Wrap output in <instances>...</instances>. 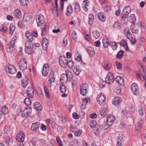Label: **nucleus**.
Masks as SVG:
<instances>
[{
  "instance_id": "1",
  "label": "nucleus",
  "mask_w": 146,
  "mask_h": 146,
  "mask_svg": "<svg viewBox=\"0 0 146 146\" xmlns=\"http://www.w3.org/2000/svg\"><path fill=\"white\" fill-rule=\"evenodd\" d=\"M36 20L38 27L41 26V34L42 36H44L46 31L47 25L44 22V16L40 14L37 15L36 17Z\"/></svg>"
},
{
  "instance_id": "2",
  "label": "nucleus",
  "mask_w": 146,
  "mask_h": 146,
  "mask_svg": "<svg viewBox=\"0 0 146 146\" xmlns=\"http://www.w3.org/2000/svg\"><path fill=\"white\" fill-rule=\"evenodd\" d=\"M131 11V8L129 6H126L124 8L121 15V21L122 22L124 23L125 22Z\"/></svg>"
},
{
  "instance_id": "3",
  "label": "nucleus",
  "mask_w": 146,
  "mask_h": 146,
  "mask_svg": "<svg viewBox=\"0 0 146 146\" xmlns=\"http://www.w3.org/2000/svg\"><path fill=\"white\" fill-rule=\"evenodd\" d=\"M5 70L8 74H12L16 72V70L15 67L10 64L7 65L5 66Z\"/></svg>"
},
{
  "instance_id": "4",
  "label": "nucleus",
  "mask_w": 146,
  "mask_h": 146,
  "mask_svg": "<svg viewBox=\"0 0 146 146\" xmlns=\"http://www.w3.org/2000/svg\"><path fill=\"white\" fill-rule=\"evenodd\" d=\"M19 68L21 70L25 72V73L26 72L25 70L26 69L27 66V62L26 60L24 58L21 59L19 63Z\"/></svg>"
},
{
  "instance_id": "5",
  "label": "nucleus",
  "mask_w": 146,
  "mask_h": 146,
  "mask_svg": "<svg viewBox=\"0 0 146 146\" xmlns=\"http://www.w3.org/2000/svg\"><path fill=\"white\" fill-rule=\"evenodd\" d=\"M97 101L99 102V104L101 106H104L106 104V97L103 94H101L98 95L96 98Z\"/></svg>"
},
{
  "instance_id": "6",
  "label": "nucleus",
  "mask_w": 146,
  "mask_h": 146,
  "mask_svg": "<svg viewBox=\"0 0 146 146\" xmlns=\"http://www.w3.org/2000/svg\"><path fill=\"white\" fill-rule=\"evenodd\" d=\"M59 60L60 64L62 67L65 68L67 66L68 60L65 57L63 56H60Z\"/></svg>"
},
{
  "instance_id": "7",
  "label": "nucleus",
  "mask_w": 146,
  "mask_h": 146,
  "mask_svg": "<svg viewBox=\"0 0 146 146\" xmlns=\"http://www.w3.org/2000/svg\"><path fill=\"white\" fill-rule=\"evenodd\" d=\"M114 76L111 72L108 73L105 78V81L106 83L111 84L114 81Z\"/></svg>"
},
{
  "instance_id": "8",
  "label": "nucleus",
  "mask_w": 146,
  "mask_h": 146,
  "mask_svg": "<svg viewBox=\"0 0 146 146\" xmlns=\"http://www.w3.org/2000/svg\"><path fill=\"white\" fill-rule=\"evenodd\" d=\"M140 28V25L139 24H136L135 25L132 24L130 27L131 30L133 33L137 34L139 32Z\"/></svg>"
},
{
  "instance_id": "9",
  "label": "nucleus",
  "mask_w": 146,
  "mask_h": 146,
  "mask_svg": "<svg viewBox=\"0 0 146 146\" xmlns=\"http://www.w3.org/2000/svg\"><path fill=\"white\" fill-rule=\"evenodd\" d=\"M25 138V135L22 131H20L16 137V139L19 142H23Z\"/></svg>"
},
{
  "instance_id": "10",
  "label": "nucleus",
  "mask_w": 146,
  "mask_h": 146,
  "mask_svg": "<svg viewBox=\"0 0 146 146\" xmlns=\"http://www.w3.org/2000/svg\"><path fill=\"white\" fill-rule=\"evenodd\" d=\"M115 120V117L112 115H109L108 116L107 118V125L106 124V125H108L110 127L114 123Z\"/></svg>"
},
{
  "instance_id": "11",
  "label": "nucleus",
  "mask_w": 146,
  "mask_h": 146,
  "mask_svg": "<svg viewBox=\"0 0 146 146\" xmlns=\"http://www.w3.org/2000/svg\"><path fill=\"white\" fill-rule=\"evenodd\" d=\"M80 88V94L83 96L86 95L88 88V85L86 84H82Z\"/></svg>"
},
{
  "instance_id": "12",
  "label": "nucleus",
  "mask_w": 146,
  "mask_h": 146,
  "mask_svg": "<svg viewBox=\"0 0 146 146\" xmlns=\"http://www.w3.org/2000/svg\"><path fill=\"white\" fill-rule=\"evenodd\" d=\"M132 92L135 95H138L139 94V90L138 86L135 83H133L131 86Z\"/></svg>"
},
{
  "instance_id": "13",
  "label": "nucleus",
  "mask_w": 146,
  "mask_h": 146,
  "mask_svg": "<svg viewBox=\"0 0 146 146\" xmlns=\"http://www.w3.org/2000/svg\"><path fill=\"white\" fill-rule=\"evenodd\" d=\"M49 71V66L47 63L44 64L43 69L42 70V74L44 76H46L48 74Z\"/></svg>"
},
{
  "instance_id": "14",
  "label": "nucleus",
  "mask_w": 146,
  "mask_h": 146,
  "mask_svg": "<svg viewBox=\"0 0 146 146\" xmlns=\"http://www.w3.org/2000/svg\"><path fill=\"white\" fill-rule=\"evenodd\" d=\"M31 112V110L30 108H25L22 112L21 116L23 118L26 117L29 115H30Z\"/></svg>"
},
{
  "instance_id": "15",
  "label": "nucleus",
  "mask_w": 146,
  "mask_h": 146,
  "mask_svg": "<svg viewBox=\"0 0 146 146\" xmlns=\"http://www.w3.org/2000/svg\"><path fill=\"white\" fill-rule=\"evenodd\" d=\"M27 91V96L30 98H33L34 96V89L33 87L28 88Z\"/></svg>"
},
{
  "instance_id": "16",
  "label": "nucleus",
  "mask_w": 146,
  "mask_h": 146,
  "mask_svg": "<svg viewBox=\"0 0 146 146\" xmlns=\"http://www.w3.org/2000/svg\"><path fill=\"white\" fill-rule=\"evenodd\" d=\"M23 73L24 75H25V79H23V80H22L21 85L23 88H25L26 87L28 84L29 80L27 77H26L27 75V73H25L24 72H23Z\"/></svg>"
},
{
  "instance_id": "17",
  "label": "nucleus",
  "mask_w": 146,
  "mask_h": 146,
  "mask_svg": "<svg viewBox=\"0 0 146 146\" xmlns=\"http://www.w3.org/2000/svg\"><path fill=\"white\" fill-rule=\"evenodd\" d=\"M30 42V41L27 40L25 43V51L26 53L28 54H29V52L31 50Z\"/></svg>"
},
{
  "instance_id": "18",
  "label": "nucleus",
  "mask_w": 146,
  "mask_h": 146,
  "mask_svg": "<svg viewBox=\"0 0 146 146\" xmlns=\"http://www.w3.org/2000/svg\"><path fill=\"white\" fill-rule=\"evenodd\" d=\"M13 14L14 17L16 19H20L21 17V12L19 9L15 10L13 12Z\"/></svg>"
},
{
  "instance_id": "19",
  "label": "nucleus",
  "mask_w": 146,
  "mask_h": 146,
  "mask_svg": "<svg viewBox=\"0 0 146 146\" xmlns=\"http://www.w3.org/2000/svg\"><path fill=\"white\" fill-rule=\"evenodd\" d=\"M66 75H64L63 76L65 77V78L67 77V80L68 82L70 81L72 77V73L70 71L67 70L66 71Z\"/></svg>"
},
{
  "instance_id": "20",
  "label": "nucleus",
  "mask_w": 146,
  "mask_h": 146,
  "mask_svg": "<svg viewBox=\"0 0 146 146\" xmlns=\"http://www.w3.org/2000/svg\"><path fill=\"white\" fill-rule=\"evenodd\" d=\"M42 46L44 49L46 50L48 45V40L45 38H43L42 39Z\"/></svg>"
},
{
  "instance_id": "21",
  "label": "nucleus",
  "mask_w": 146,
  "mask_h": 146,
  "mask_svg": "<svg viewBox=\"0 0 146 146\" xmlns=\"http://www.w3.org/2000/svg\"><path fill=\"white\" fill-rule=\"evenodd\" d=\"M122 101V100L120 97H116L112 101V103L115 105H117L120 104Z\"/></svg>"
},
{
  "instance_id": "22",
  "label": "nucleus",
  "mask_w": 146,
  "mask_h": 146,
  "mask_svg": "<svg viewBox=\"0 0 146 146\" xmlns=\"http://www.w3.org/2000/svg\"><path fill=\"white\" fill-rule=\"evenodd\" d=\"M110 42L109 39L106 37H103L102 38V42L103 46L104 48H107Z\"/></svg>"
},
{
  "instance_id": "23",
  "label": "nucleus",
  "mask_w": 146,
  "mask_h": 146,
  "mask_svg": "<svg viewBox=\"0 0 146 146\" xmlns=\"http://www.w3.org/2000/svg\"><path fill=\"white\" fill-rule=\"evenodd\" d=\"M115 80L116 82L121 85H123L124 80L123 78L120 76H117L115 78Z\"/></svg>"
},
{
  "instance_id": "24",
  "label": "nucleus",
  "mask_w": 146,
  "mask_h": 146,
  "mask_svg": "<svg viewBox=\"0 0 146 146\" xmlns=\"http://www.w3.org/2000/svg\"><path fill=\"white\" fill-rule=\"evenodd\" d=\"M40 123L39 122H36L32 124L31 127V129L33 130L36 131L38 129Z\"/></svg>"
},
{
  "instance_id": "25",
  "label": "nucleus",
  "mask_w": 146,
  "mask_h": 146,
  "mask_svg": "<svg viewBox=\"0 0 146 146\" xmlns=\"http://www.w3.org/2000/svg\"><path fill=\"white\" fill-rule=\"evenodd\" d=\"M34 108L38 111H41L42 109L40 104L38 102H35L33 104Z\"/></svg>"
},
{
  "instance_id": "26",
  "label": "nucleus",
  "mask_w": 146,
  "mask_h": 146,
  "mask_svg": "<svg viewBox=\"0 0 146 146\" xmlns=\"http://www.w3.org/2000/svg\"><path fill=\"white\" fill-rule=\"evenodd\" d=\"M98 16L99 19L102 21L104 22L105 21L106 18L104 13H99Z\"/></svg>"
},
{
  "instance_id": "27",
  "label": "nucleus",
  "mask_w": 146,
  "mask_h": 146,
  "mask_svg": "<svg viewBox=\"0 0 146 146\" xmlns=\"http://www.w3.org/2000/svg\"><path fill=\"white\" fill-rule=\"evenodd\" d=\"M0 112L3 115H5L8 113L9 111L7 108L5 106L0 109Z\"/></svg>"
},
{
  "instance_id": "28",
  "label": "nucleus",
  "mask_w": 146,
  "mask_h": 146,
  "mask_svg": "<svg viewBox=\"0 0 146 146\" xmlns=\"http://www.w3.org/2000/svg\"><path fill=\"white\" fill-rule=\"evenodd\" d=\"M74 9L76 13H79L80 11V9L79 3L77 2H75L74 3Z\"/></svg>"
},
{
  "instance_id": "29",
  "label": "nucleus",
  "mask_w": 146,
  "mask_h": 146,
  "mask_svg": "<svg viewBox=\"0 0 146 146\" xmlns=\"http://www.w3.org/2000/svg\"><path fill=\"white\" fill-rule=\"evenodd\" d=\"M87 52L91 56H94L95 55V52L94 49L90 47H88L87 48Z\"/></svg>"
},
{
  "instance_id": "30",
  "label": "nucleus",
  "mask_w": 146,
  "mask_h": 146,
  "mask_svg": "<svg viewBox=\"0 0 146 146\" xmlns=\"http://www.w3.org/2000/svg\"><path fill=\"white\" fill-rule=\"evenodd\" d=\"M129 21L132 23H135L136 21L135 17L134 14H131L129 17H128Z\"/></svg>"
},
{
  "instance_id": "31",
  "label": "nucleus",
  "mask_w": 146,
  "mask_h": 146,
  "mask_svg": "<svg viewBox=\"0 0 146 146\" xmlns=\"http://www.w3.org/2000/svg\"><path fill=\"white\" fill-rule=\"evenodd\" d=\"M82 69L78 66H75L74 68L73 71L77 75H79Z\"/></svg>"
},
{
  "instance_id": "32",
  "label": "nucleus",
  "mask_w": 146,
  "mask_h": 146,
  "mask_svg": "<svg viewBox=\"0 0 146 146\" xmlns=\"http://www.w3.org/2000/svg\"><path fill=\"white\" fill-rule=\"evenodd\" d=\"M94 20V15L93 14L91 13L89 15L88 18V23L92 25L93 23V21Z\"/></svg>"
},
{
  "instance_id": "33",
  "label": "nucleus",
  "mask_w": 146,
  "mask_h": 146,
  "mask_svg": "<svg viewBox=\"0 0 146 146\" xmlns=\"http://www.w3.org/2000/svg\"><path fill=\"white\" fill-rule=\"evenodd\" d=\"M124 54V52L123 50H120L116 55V58L119 59H121L123 56Z\"/></svg>"
},
{
  "instance_id": "34",
  "label": "nucleus",
  "mask_w": 146,
  "mask_h": 146,
  "mask_svg": "<svg viewBox=\"0 0 146 146\" xmlns=\"http://www.w3.org/2000/svg\"><path fill=\"white\" fill-rule=\"evenodd\" d=\"M40 45L38 43H35L33 45L31 50L34 52L36 50H38L39 48Z\"/></svg>"
},
{
  "instance_id": "35",
  "label": "nucleus",
  "mask_w": 146,
  "mask_h": 146,
  "mask_svg": "<svg viewBox=\"0 0 146 146\" xmlns=\"http://www.w3.org/2000/svg\"><path fill=\"white\" fill-rule=\"evenodd\" d=\"M100 114L102 116H105L107 113V110L106 108H103L101 109L100 111Z\"/></svg>"
},
{
  "instance_id": "36",
  "label": "nucleus",
  "mask_w": 146,
  "mask_h": 146,
  "mask_svg": "<svg viewBox=\"0 0 146 146\" xmlns=\"http://www.w3.org/2000/svg\"><path fill=\"white\" fill-rule=\"evenodd\" d=\"M88 3L87 2V1H84L83 3L82 4V7L83 9L86 11H87L88 10L87 6H88Z\"/></svg>"
},
{
  "instance_id": "37",
  "label": "nucleus",
  "mask_w": 146,
  "mask_h": 146,
  "mask_svg": "<svg viewBox=\"0 0 146 146\" xmlns=\"http://www.w3.org/2000/svg\"><path fill=\"white\" fill-rule=\"evenodd\" d=\"M15 43V41H13L12 40H11L10 42L9 49L11 52H13L14 50L13 48L14 47Z\"/></svg>"
},
{
  "instance_id": "38",
  "label": "nucleus",
  "mask_w": 146,
  "mask_h": 146,
  "mask_svg": "<svg viewBox=\"0 0 146 146\" xmlns=\"http://www.w3.org/2000/svg\"><path fill=\"white\" fill-rule=\"evenodd\" d=\"M92 34L94 37L96 38H98L100 35V33L98 31H95L93 32Z\"/></svg>"
},
{
  "instance_id": "39",
  "label": "nucleus",
  "mask_w": 146,
  "mask_h": 146,
  "mask_svg": "<svg viewBox=\"0 0 146 146\" xmlns=\"http://www.w3.org/2000/svg\"><path fill=\"white\" fill-rule=\"evenodd\" d=\"M20 4L24 6H26L29 4L28 0H19Z\"/></svg>"
},
{
  "instance_id": "40",
  "label": "nucleus",
  "mask_w": 146,
  "mask_h": 146,
  "mask_svg": "<svg viewBox=\"0 0 146 146\" xmlns=\"http://www.w3.org/2000/svg\"><path fill=\"white\" fill-rule=\"evenodd\" d=\"M141 124L139 123H137L135 124V131L137 133L140 131L141 128Z\"/></svg>"
},
{
  "instance_id": "41",
  "label": "nucleus",
  "mask_w": 146,
  "mask_h": 146,
  "mask_svg": "<svg viewBox=\"0 0 146 146\" xmlns=\"http://www.w3.org/2000/svg\"><path fill=\"white\" fill-rule=\"evenodd\" d=\"M44 90L46 97L48 99H49L50 98V96L48 88L46 87H44Z\"/></svg>"
},
{
  "instance_id": "42",
  "label": "nucleus",
  "mask_w": 146,
  "mask_h": 146,
  "mask_svg": "<svg viewBox=\"0 0 146 146\" xmlns=\"http://www.w3.org/2000/svg\"><path fill=\"white\" fill-rule=\"evenodd\" d=\"M24 103L27 105H29L31 103V100L30 99L28 98H26L24 100Z\"/></svg>"
},
{
  "instance_id": "43",
  "label": "nucleus",
  "mask_w": 146,
  "mask_h": 146,
  "mask_svg": "<svg viewBox=\"0 0 146 146\" xmlns=\"http://www.w3.org/2000/svg\"><path fill=\"white\" fill-rule=\"evenodd\" d=\"M96 132H95V134H99L102 131V127L100 126L99 127L95 128Z\"/></svg>"
},
{
  "instance_id": "44",
  "label": "nucleus",
  "mask_w": 146,
  "mask_h": 146,
  "mask_svg": "<svg viewBox=\"0 0 146 146\" xmlns=\"http://www.w3.org/2000/svg\"><path fill=\"white\" fill-rule=\"evenodd\" d=\"M30 17L29 15H28L27 14H25L24 15L23 17V20L24 21L27 22L30 20Z\"/></svg>"
},
{
  "instance_id": "45",
  "label": "nucleus",
  "mask_w": 146,
  "mask_h": 146,
  "mask_svg": "<svg viewBox=\"0 0 146 146\" xmlns=\"http://www.w3.org/2000/svg\"><path fill=\"white\" fill-rule=\"evenodd\" d=\"M79 145V142L76 140L72 141L70 143V146H78Z\"/></svg>"
},
{
  "instance_id": "46",
  "label": "nucleus",
  "mask_w": 146,
  "mask_h": 146,
  "mask_svg": "<svg viewBox=\"0 0 146 146\" xmlns=\"http://www.w3.org/2000/svg\"><path fill=\"white\" fill-rule=\"evenodd\" d=\"M72 12V6L71 5H69L67 7V12L69 14H71Z\"/></svg>"
},
{
  "instance_id": "47",
  "label": "nucleus",
  "mask_w": 146,
  "mask_h": 146,
  "mask_svg": "<svg viewBox=\"0 0 146 146\" xmlns=\"http://www.w3.org/2000/svg\"><path fill=\"white\" fill-rule=\"evenodd\" d=\"M60 88L61 93H64L66 92V90L65 86L64 85H61Z\"/></svg>"
},
{
  "instance_id": "48",
  "label": "nucleus",
  "mask_w": 146,
  "mask_h": 146,
  "mask_svg": "<svg viewBox=\"0 0 146 146\" xmlns=\"http://www.w3.org/2000/svg\"><path fill=\"white\" fill-rule=\"evenodd\" d=\"M72 37L74 40H75L77 38V33L75 31H73L72 34Z\"/></svg>"
},
{
  "instance_id": "49",
  "label": "nucleus",
  "mask_w": 146,
  "mask_h": 146,
  "mask_svg": "<svg viewBox=\"0 0 146 146\" xmlns=\"http://www.w3.org/2000/svg\"><path fill=\"white\" fill-rule=\"evenodd\" d=\"M15 27L12 24H11L10 26L9 30L10 31L9 33L10 34H12L13 32L15 30Z\"/></svg>"
},
{
  "instance_id": "50",
  "label": "nucleus",
  "mask_w": 146,
  "mask_h": 146,
  "mask_svg": "<svg viewBox=\"0 0 146 146\" xmlns=\"http://www.w3.org/2000/svg\"><path fill=\"white\" fill-rule=\"evenodd\" d=\"M96 124L97 122L94 120L91 121L90 123V125L91 127H94Z\"/></svg>"
},
{
  "instance_id": "51",
  "label": "nucleus",
  "mask_w": 146,
  "mask_h": 146,
  "mask_svg": "<svg viewBox=\"0 0 146 146\" xmlns=\"http://www.w3.org/2000/svg\"><path fill=\"white\" fill-rule=\"evenodd\" d=\"M6 141L8 145H10L12 143V138H7L6 139Z\"/></svg>"
},
{
  "instance_id": "52",
  "label": "nucleus",
  "mask_w": 146,
  "mask_h": 146,
  "mask_svg": "<svg viewBox=\"0 0 146 146\" xmlns=\"http://www.w3.org/2000/svg\"><path fill=\"white\" fill-rule=\"evenodd\" d=\"M111 9V7L110 6H105L104 10L105 12H108L110 11Z\"/></svg>"
},
{
  "instance_id": "53",
  "label": "nucleus",
  "mask_w": 146,
  "mask_h": 146,
  "mask_svg": "<svg viewBox=\"0 0 146 146\" xmlns=\"http://www.w3.org/2000/svg\"><path fill=\"white\" fill-rule=\"evenodd\" d=\"M75 59L77 61H79L80 60L82 62V58L80 55H77L76 54L75 56Z\"/></svg>"
},
{
  "instance_id": "54",
  "label": "nucleus",
  "mask_w": 146,
  "mask_h": 146,
  "mask_svg": "<svg viewBox=\"0 0 146 146\" xmlns=\"http://www.w3.org/2000/svg\"><path fill=\"white\" fill-rule=\"evenodd\" d=\"M68 66L69 67H72L74 66L73 62L71 60H69L67 61V66Z\"/></svg>"
},
{
  "instance_id": "55",
  "label": "nucleus",
  "mask_w": 146,
  "mask_h": 146,
  "mask_svg": "<svg viewBox=\"0 0 146 146\" xmlns=\"http://www.w3.org/2000/svg\"><path fill=\"white\" fill-rule=\"evenodd\" d=\"M54 75L53 74H50V81L51 82H54L55 78L54 77Z\"/></svg>"
},
{
  "instance_id": "56",
  "label": "nucleus",
  "mask_w": 146,
  "mask_h": 146,
  "mask_svg": "<svg viewBox=\"0 0 146 146\" xmlns=\"http://www.w3.org/2000/svg\"><path fill=\"white\" fill-rule=\"evenodd\" d=\"M82 132V130H80L76 131L74 133V134L76 136H79L80 135L81 133Z\"/></svg>"
},
{
  "instance_id": "57",
  "label": "nucleus",
  "mask_w": 146,
  "mask_h": 146,
  "mask_svg": "<svg viewBox=\"0 0 146 146\" xmlns=\"http://www.w3.org/2000/svg\"><path fill=\"white\" fill-rule=\"evenodd\" d=\"M116 65L117 68V69H120L121 68V63L119 62L118 61L116 62Z\"/></svg>"
},
{
  "instance_id": "58",
  "label": "nucleus",
  "mask_w": 146,
  "mask_h": 146,
  "mask_svg": "<svg viewBox=\"0 0 146 146\" xmlns=\"http://www.w3.org/2000/svg\"><path fill=\"white\" fill-rule=\"evenodd\" d=\"M105 82L103 81H101V82L99 84V86L100 88H102L105 86Z\"/></svg>"
},
{
  "instance_id": "59",
  "label": "nucleus",
  "mask_w": 146,
  "mask_h": 146,
  "mask_svg": "<svg viewBox=\"0 0 146 146\" xmlns=\"http://www.w3.org/2000/svg\"><path fill=\"white\" fill-rule=\"evenodd\" d=\"M127 35H126V36L127 37V38L129 40L130 38H132L131 37V34L129 31V30L127 32Z\"/></svg>"
},
{
  "instance_id": "60",
  "label": "nucleus",
  "mask_w": 146,
  "mask_h": 146,
  "mask_svg": "<svg viewBox=\"0 0 146 146\" xmlns=\"http://www.w3.org/2000/svg\"><path fill=\"white\" fill-rule=\"evenodd\" d=\"M31 32L29 31H27L25 33V37L26 38H28L29 36H30L32 34Z\"/></svg>"
},
{
  "instance_id": "61",
  "label": "nucleus",
  "mask_w": 146,
  "mask_h": 146,
  "mask_svg": "<svg viewBox=\"0 0 146 146\" xmlns=\"http://www.w3.org/2000/svg\"><path fill=\"white\" fill-rule=\"evenodd\" d=\"M72 116L73 117L76 119H77L79 118V116L78 114L77 113L74 112L72 114Z\"/></svg>"
},
{
  "instance_id": "62",
  "label": "nucleus",
  "mask_w": 146,
  "mask_h": 146,
  "mask_svg": "<svg viewBox=\"0 0 146 146\" xmlns=\"http://www.w3.org/2000/svg\"><path fill=\"white\" fill-rule=\"evenodd\" d=\"M119 26V23L118 22H115L114 24L113 27L115 28H118Z\"/></svg>"
},
{
  "instance_id": "63",
  "label": "nucleus",
  "mask_w": 146,
  "mask_h": 146,
  "mask_svg": "<svg viewBox=\"0 0 146 146\" xmlns=\"http://www.w3.org/2000/svg\"><path fill=\"white\" fill-rule=\"evenodd\" d=\"M97 116V114L95 113H93L92 114H90V117L93 119L96 118Z\"/></svg>"
},
{
  "instance_id": "64",
  "label": "nucleus",
  "mask_w": 146,
  "mask_h": 146,
  "mask_svg": "<svg viewBox=\"0 0 146 146\" xmlns=\"http://www.w3.org/2000/svg\"><path fill=\"white\" fill-rule=\"evenodd\" d=\"M22 111L21 108H19L17 109L16 112V114L17 115H20Z\"/></svg>"
}]
</instances>
